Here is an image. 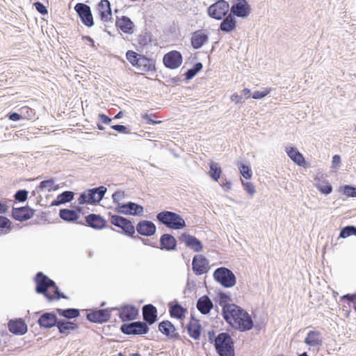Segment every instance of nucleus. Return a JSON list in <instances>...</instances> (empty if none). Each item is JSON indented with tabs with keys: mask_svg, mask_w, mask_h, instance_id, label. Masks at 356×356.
<instances>
[{
	"mask_svg": "<svg viewBox=\"0 0 356 356\" xmlns=\"http://www.w3.org/2000/svg\"><path fill=\"white\" fill-rule=\"evenodd\" d=\"M225 321L234 329L241 332L252 330L254 321L250 314L240 306L232 303L224 310Z\"/></svg>",
	"mask_w": 356,
	"mask_h": 356,
	"instance_id": "1",
	"label": "nucleus"
},
{
	"mask_svg": "<svg viewBox=\"0 0 356 356\" xmlns=\"http://www.w3.org/2000/svg\"><path fill=\"white\" fill-rule=\"evenodd\" d=\"M126 58L133 67L139 70L138 74H153L156 72V60L153 58L147 57L133 50H128L126 52Z\"/></svg>",
	"mask_w": 356,
	"mask_h": 356,
	"instance_id": "2",
	"label": "nucleus"
},
{
	"mask_svg": "<svg viewBox=\"0 0 356 356\" xmlns=\"http://www.w3.org/2000/svg\"><path fill=\"white\" fill-rule=\"evenodd\" d=\"M156 218L160 224L171 229H181L186 226L184 218L173 211L163 210L158 213Z\"/></svg>",
	"mask_w": 356,
	"mask_h": 356,
	"instance_id": "3",
	"label": "nucleus"
},
{
	"mask_svg": "<svg viewBox=\"0 0 356 356\" xmlns=\"http://www.w3.org/2000/svg\"><path fill=\"white\" fill-rule=\"evenodd\" d=\"M218 356H235L234 341L227 332H220L213 345Z\"/></svg>",
	"mask_w": 356,
	"mask_h": 356,
	"instance_id": "4",
	"label": "nucleus"
},
{
	"mask_svg": "<svg viewBox=\"0 0 356 356\" xmlns=\"http://www.w3.org/2000/svg\"><path fill=\"white\" fill-rule=\"evenodd\" d=\"M109 216L111 218V223L113 225L122 229V232L117 231L118 232L122 233L132 238H136L135 236V227L134 226V224L130 219H128L122 216L112 214L111 213H109Z\"/></svg>",
	"mask_w": 356,
	"mask_h": 356,
	"instance_id": "5",
	"label": "nucleus"
},
{
	"mask_svg": "<svg viewBox=\"0 0 356 356\" xmlns=\"http://www.w3.org/2000/svg\"><path fill=\"white\" fill-rule=\"evenodd\" d=\"M214 280L225 288H231L235 286L236 277L234 273L228 268H217L213 274Z\"/></svg>",
	"mask_w": 356,
	"mask_h": 356,
	"instance_id": "6",
	"label": "nucleus"
},
{
	"mask_svg": "<svg viewBox=\"0 0 356 356\" xmlns=\"http://www.w3.org/2000/svg\"><path fill=\"white\" fill-rule=\"evenodd\" d=\"M120 331L127 335H143L147 334L149 327L141 321L124 323L121 325Z\"/></svg>",
	"mask_w": 356,
	"mask_h": 356,
	"instance_id": "7",
	"label": "nucleus"
},
{
	"mask_svg": "<svg viewBox=\"0 0 356 356\" xmlns=\"http://www.w3.org/2000/svg\"><path fill=\"white\" fill-rule=\"evenodd\" d=\"M229 4L225 0H218L207 8L208 15L216 20L222 19L228 13Z\"/></svg>",
	"mask_w": 356,
	"mask_h": 356,
	"instance_id": "8",
	"label": "nucleus"
},
{
	"mask_svg": "<svg viewBox=\"0 0 356 356\" xmlns=\"http://www.w3.org/2000/svg\"><path fill=\"white\" fill-rule=\"evenodd\" d=\"M78 223L97 230L109 228L116 231L112 226L108 225L107 220L100 214L90 213L85 217V222H78Z\"/></svg>",
	"mask_w": 356,
	"mask_h": 356,
	"instance_id": "9",
	"label": "nucleus"
},
{
	"mask_svg": "<svg viewBox=\"0 0 356 356\" xmlns=\"http://www.w3.org/2000/svg\"><path fill=\"white\" fill-rule=\"evenodd\" d=\"M74 9L83 25L88 28H90L94 25V19L90 6L86 3L79 2L75 5Z\"/></svg>",
	"mask_w": 356,
	"mask_h": 356,
	"instance_id": "10",
	"label": "nucleus"
},
{
	"mask_svg": "<svg viewBox=\"0 0 356 356\" xmlns=\"http://www.w3.org/2000/svg\"><path fill=\"white\" fill-rule=\"evenodd\" d=\"M115 210L118 213L127 216H140L143 214L144 207L139 204L129 201L125 203H118Z\"/></svg>",
	"mask_w": 356,
	"mask_h": 356,
	"instance_id": "11",
	"label": "nucleus"
},
{
	"mask_svg": "<svg viewBox=\"0 0 356 356\" xmlns=\"http://www.w3.org/2000/svg\"><path fill=\"white\" fill-rule=\"evenodd\" d=\"M49 277L42 272H38L34 277L35 291L38 294L43 295L49 302H52V294L48 291Z\"/></svg>",
	"mask_w": 356,
	"mask_h": 356,
	"instance_id": "12",
	"label": "nucleus"
},
{
	"mask_svg": "<svg viewBox=\"0 0 356 356\" xmlns=\"http://www.w3.org/2000/svg\"><path fill=\"white\" fill-rule=\"evenodd\" d=\"M40 317L37 320V323L40 328L51 329L56 327L58 318L57 317L56 312H37L35 314H40Z\"/></svg>",
	"mask_w": 356,
	"mask_h": 356,
	"instance_id": "13",
	"label": "nucleus"
},
{
	"mask_svg": "<svg viewBox=\"0 0 356 356\" xmlns=\"http://www.w3.org/2000/svg\"><path fill=\"white\" fill-rule=\"evenodd\" d=\"M183 62V56L180 51L172 50L166 53L163 57L164 66L170 70H175L179 67Z\"/></svg>",
	"mask_w": 356,
	"mask_h": 356,
	"instance_id": "14",
	"label": "nucleus"
},
{
	"mask_svg": "<svg viewBox=\"0 0 356 356\" xmlns=\"http://www.w3.org/2000/svg\"><path fill=\"white\" fill-rule=\"evenodd\" d=\"M159 331L170 340H181V337L176 332V327L173 323L168 321L164 320L158 324Z\"/></svg>",
	"mask_w": 356,
	"mask_h": 356,
	"instance_id": "15",
	"label": "nucleus"
},
{
	"mask_svg": "<svg viewBox=\"0 0 356 356\" xmlns=\"http://www.w3.org/2000/svg\"><path fill=\"white\" fill-rule=\"evenodd\" d=\"M111 316L108 309L96 308L86 314V319L90 323L102 324L108 322Z\"/></svg>",
	"mask_w": 356,
	"mask_h": 356,
	"instance_id": "16",
	"label": "nucleus"
},
{
	"mask_svg": "<svg viewBox=\"0 0 356 356\" xmlns=\"http://www.w3.org/2000/svg\"><path fill=\"white\" fill-rule=\"evenodd\" d=\"M192 270L195 275H202L209 270L208 259L202 254H196L192 260Z\"/></svg>",
	"mask_w": 356,
	"mask_h": 356,
	"instance_id": "17",
	"label": "nucleus"
},
{
	"mask_svg": "<svg viewBox=\"0 0 356 356\" xmlns=\"http://www.w3.org/2000/svg\"><path fill=\"white\" fill-rule=\"evenodd\" d=\"M35 214V210L28 205L13 207L11 217L17 221L24 222L31 219Z\"/></svg>",
	"mask_w": 356,
	"mask_h": 356,
	"instance_id": "18",
	"label": "nucleus"
},
{
	"mask_svg": "<svg viewBox=\"0 0 356 356\" xmlns=\"http://www.w3.org/2000/svg\"><path fill=\"white\" fill-rule=\"evenodd\" d=\"M8 328L10 333L17 336H22L28 332V325L22 318L9 320Z\"/></svg>",
	"mask_w": 356,
	"mask_h": 356,
	"instance_id": "19",
	"label": "nucleus"
},
{
	"mask_svg": "<svg viewBox=\"0 0 356 356\" xmlns=\"http://www.w3.org/2000/svg\"><path fill=\"white\" fill-rule=\"evenodd\" d=\"M179 241L184 243L185 245L195 252H200L203 250V244L195 236L187 232L182 233L179 237Z\"/></svg>",
	"mask_w": 356,
	"mask_h": 356,
	"instance_id": "20",
	"label": "nucleus"
},
{
	"mask_svg": "<svg viewBox=\"0 0 356 356\" xmlns=\"http://www.w3.org/2000/svg\"><path fill=\"white\" fill-rule=\"evenodd\" d=\"M143 323L149 327L158 321V311L152 304L145 305L142 307Z\"/></svg>",
	"mask_w": 356,
	"mask_h": 356,
	"instance_id": "21",
	"label": "nucleus"
},
{
	"mask_svg": "<svg viewBox=\"0 0 356 356\" xmlns=\"http://www.w3.org/2000/svg\"><path fill=\"white\" fill-rule=\"evenodd\" d=\"M139 310L134 305H124L120 307L118 316L123 322H129L135 320L138 316Z\"/></svg>",
	"mask_w": 356,
	"mask_h": 356,
	"instance_id": "22",
	"label": "nucleus"
},
{
	"mask_svg": "<svg viewBox=\"0 0 356 356\" xmlns=\"http://www.w3.org/2000/svg\"><path fill=\"white\" fill-rule=\"evenodd\" d=\"M135 229L138 234L145 237H150L155 234L156 227L151 220H141L137 223Z\"/></svg>",
	"mask_w": 356,
	"mask_h": 356,
	"instance_id": "23",
	"label": "nucleus"
},
{
	"mask_svg": "<svg viewBox=\"0 0 356 356\" xmlns=\"http://www.w3.org/2000/svg\"><path fill=\"white\" fill-rule=\"evenodd\" d=\"M177 248V241L172 234L165 233L160 236L158 248L161 250L171 252L176 250Z\"/></svg>",
	"mask_w": 356,
	"mask_h": 356,
	"instance_id": "24",
	"label": "nucleus"
},
{
	"mask_svg": "<svg viewBox=\"0 0 356 356\" xmlns=\"http://www.w3.org/2000/svg\"><path fill=\"white\" fill-rule=\"evenodd\" d=\"M97 10L100 19L104 22H112V10L108 0H101L97 3Z\"/></svg>",
	"mask_w": 356,
	"mask_h": 356,
	"instance_id": "25",
	"label": "nucleus"
},
{
	"mask_svg": "<svg viewBox=\"0 0 356 356\" xmlns=\"http://www.w3.org/2000/svg\"><path fill=\"white\" fill-rule=\"evenodd\" d=\"M251 12L250 4L247 3H236L233 4L230 9V15L234 17H237L242 19L247 18Z\"/></svg>",
	"mask_w": 356,
	"mask_h": 356,
	"instance_id": "26",
	"label": "nucleus"
},
{
	"mask_svg": "<svg viewBox=\"0 0 356 356\" xmlns=\"http://www.w3.org/2000/svg\"><path fill=\"white\" fill-rule=\"evenodd\" d=\"M315 187L321 194L328 195L332 192V186L324 178L323 174L318 173L315 177Z\"/></svg>",
	"mask_w": 356,
	"mask_h": 356,
	"instance_id": "27",
	"label": "nucleus"
},
{
	"mask_svg": "<svg viewBox=\"0 0 356 356\" xmlns=\"http://www.w3.org/2000/svg\"><path fill=\"white\" fill-rule=\"evenodd\" d=\"M56 327L60 334L67 336L71 331L79 329V324L75 321H67L64 318H58Z\"/></svg>",
	"mask_w": 356,
	"mask_h": 356,
	"instance_id": "28",
	"label": "nucleus"
},
{
	"mask_svg": "<svg viewBox=\"0 0 356 356\" xmlns=\"http://www.w3.org/2000/svg\"><path fill=\"white\" fill-rule=\"evenodd\" d=\"M168 310L170 317L181 320L185 317L187 309L184 307L177 300L168 303Z\"/></svg>",
	"mask_w": 356,
	"mask_h": 356,
	"instance_id": "29",
	"label": "nucleus"
},
{
	"mask_svg": "<svg viewBox=\"0 0 356 356\" xmlns=\"http://www.w3.org/2000/svg\"><path fill=\"white\" fill-rule=\"evenodd\" d=\"M86 191L90 198V204H97L104 198L107 188L104 186H100Z\"/></svg>",
	"mask_w": 356,
	"mask_h": 356,
	"instance_id": "30",
	"label": "nucleus"
},
{
	"mask_svg": "<svg viewBox=\"0 0 356 356\" xmlns=\"http://www.w3.org/2000/svg\"><path fill=\"white\" fill-rule=\"evenodd\" d=\"M209 40L208 35L204 30L200 29L195 31L191 39V46L194 49H200Z\"/></svg>",
	"mask_w": 356,
	"mask_h": 356,
	"instance_id": "31",
	"label": "nucleus"
},
{
	"mask_svg": "<svg viewBox=\"0 0 356 356\" xmlns=\"http://www.w3.org/2000/svg\"><path fill=\"white\" fill-rule=\"evenodd\" d=\"M115 26L124 33L131 34L134 33L135 26L129 17L124 15L120 18H117Z\"/></svg>",
	"mask_w": 356,
	"mask_h": 356,
	"instance_id": "32",
	"label": "nucleus"
},
{
	"mask_svg": "<svg viewBox=\"0 0 356 356\" xmlns=\"http://www.w3.org/2000/svg\"><path fill=\"white\" fill-rule=\"evenodd\" d=\"M213 302L207 295H204L200 297L196 302L197 310L204 315L209 314L213 309Z\"/></svg>",
	"mask_w": 356,
	"mask_h": 356,
	"instance_id": "33",
	"label": "nucleus"
},
{
	"mask_svg": "<svg viewBox=\"0 0 356 356\" xmlns=\"http://www.w3.org/2000/svg\"><path fill=\"white\" fill-rule=\"evenodd\" d=\"M285 152L287 156L298 165L305 166L306 161L302 154L296 147H286Z\"/></svg>",
	"mask_w": 356,
	"mask_h": 356,
	"instance_id": "34",
	"label": "nucleus"
},
{
	"mask_svg": "<svg viewBox=\"0 0 356 356\" xmlns=\"http://www.w3.org/2000/svg\"><path fill=\"white\" fill-rule=\"evenodd\" d=\"M184 329L187 330L190 337L195 340H197L201 336L202 327L200 321L195 320V322L189 321Z\"/></svg>",
	"mask_w": 356,
	"mask_h": 356,
	"instance_id": "35",
	"label": "nucleus"
},
{
	"mask_svg": "<svg viewBox=\"0 0 356 356\" xmlns=\"http://www.w3.org/2000/svg\"><path fill=\"white\" fill-rule=\"evenodd\" d=\"M74 193L71 191H65L58 194L55 200H54L50 206H59L68 202H71L74 200Z\"/></svg>",
	"mask_w": 356,
	"mask_h": 356,
	"instance_id": "36",
	"label": "nucleus"
},
{
	"mask_svg": "<svg viewBox=\"0 0 356 356\" xmlns=\"http://www.w3.org/2000/svg\"><path fill=\"white\" fill-rule=\"evenodd\" d=\"M236 28V20L232 15H229L225 19H223L219 26V30L225 33H229L234 31Z\"/></svg>",
	"mask_w": 356,
	"mask_h": 356,
	"instance_id": "37",
	"label": "nucleus"
},
{
	"mask_svg": "<svg viewBox=\"0 0 356 356\" xmlns=\"http://www.w3.org/2000/svg\"><path fill=\"white\" fill-rule=\"evenodd\" d=\"M304 342L309 346H319L322 345L323 341L321 339V332L316 330H310Z\"/></svg>",
	"mask_w": 356,
	"mask_h": 356,
	"instance_id": "38",
	"label": "nucleus"
},
{
	"mask_svg": "<svg viewBox=\"0 0 356 356\" xmlns=\"http://www.w3.org/2000/svg\"><path fill=\"white\" fill-rule=\"evenodd\" d=\"M56 312L65 320L76 318L80 316V310L76 308L60 309L57 308Z\"/></svg>",
	"mask_w": 356,
	"mask_h": 356,
	"instance_id": "39",
	"label": "nucleus"
},
{
	"mask_svg": "<svg viewBox=\"0 0 356 356\" xmlns=\"http://www.w3.org/2000/svg\"><path fill=\"white\" fill-rule=\"evenodd\" d=\"M59 217L67 222H75L78 220L77 213L73 209H61L59 211Z\"/></svg>",
	"mask_w": 356,
	"mask_h": 356,
	"instance_id": "40",
	"label": "nucleus"
},
{
	"mask_svg": "<svg viewBox=\"0 0 356 356\" xmlns=\"http://www.w3.org/2000/svg\"><path fill=\"white\" fill-rule=\"evenodd\" d=\"M48 289L51 288L52 290L50 292L52 294V302L54 300H58L61 298L67 299L68 297L65 295L63 292H61L57 286L56 283L51 279L49 277L48 280Z\"/></svg>",
	"mask_w": 356,
	"mask_h": 356,
	"instance_id": "41",
	"label": "nucleus"
},
{
	"mask_svg": "<svg viewBox=\"0 0 356 356\" xmlns=\"http://www.w3.org/2000/svg\"><path fill=\"white\" fill-rule=\"evenodd\" d=\"M209 171L208 172L210 178L214 181H218L222 175V168L219 164L215 161H211L209 163Z\"/></svg>",
	"mask_w": 356,
	"mask_h": 356,
	"instance_id": "42",
	"label": "nucleus"
},
{
	"mask_svg": "<svg viewBox=\"0 0 356 356\" xmlns=\"http://www.w3.org/2000/svg\"><path fill=\"white\" fill-rule=\"evenodd\" d=\"M203 68V64L201 62H197L193 66L188 69L183 74L184 76V81L188 83L190 80L193 79Z\"/></svg>",
	"mask_w": 356,
	"mask_h": 356,
	"instance_id": "43",
	"label": "nucleus"
},
{
	"mask_svg": "<svg viewBox=\"0 0 356 356\" xmlns=\"http://www.w3.org/2000/svg\"><path fill=\"white\" fill-rule=\"evenodd\" d=\"M153 41V35L150 31L145 29L138 35V44L142 49Z\"/></svg>",
	"mask_w": 356,
	"mask_h": 356,
	"instance_id": "44",
	"label": "nucleus"
},
{
	"mask_svg": "<svg viewBox=\"0 0 356 356\" xmlns=\"http://www.w3.org/2000/svg\"><path fill=\"white\" fill-rule=\"evenodd\" d=\"M217 298L218 304L222 307V314L223 316L224 310L227 309V307L232 305V304L229 303V302L232 300L231 296L228 293L220 291L218 293Z\"/></svg>",
	"mask_w": 356,
	"mask_h": 356,
	"instance_id": "45",
	"label": "nucleus"
},
{
	"mask_svg": "<svg viewBox=\"0 0 356 356\" xmlns=\"http://www.w3.org/2000/svg\"><path fill=\"white\" fill-rule=\"evenodd\" d=\"M13 229V223L6 216L0 215V234H6Z\"/></svg>",
	"mask_w": 356,
	"mask_h": 356,
	"instance_id": "46",
	"label": "nucleus"
},
{
	"mask_svg": "<svg viewBox=\"0 0 356 356\" xmlns=\"http://www.w3.org/2000/svg\"><path fill=\"white\" fill-rule=\"evenodd\" d=\"M339 192L347 197H356V186L346 184L339 188Z\"/></svg>",
	"mask_w": 356,
	"mask_h": 356,
	"instance_id": "47",
	"label": "nucleus"
},
{
	"mask_svg": "<svg viewBox=\"0 0 356 356\" xmlns=\"http://www.w3.org/2000/svg\"><path fill=\"white\" fill-rule=\"evenodd\" d=\"M237 166L243 178L245 179H250L252 178V171L250 165L241 161L237 163Z\"/></svg>",
	"mask_w": 356,
	"mask_h": 356,
	"instance_id": "48",
	"label": "nucleus"
},
{
	"mask_svg": "<svg viewBox=\"0 0 356 356\" xmlns=\"http://www.w3.org/2000/svg\"><path fill=\"white\" fill-rule=\"evenodd\" d=\"M350 236H356V226L346 225L340 230L339 238H346Z\"/></svg>",
	"mask_w": 356,
	"mask_h": 356,
	"instance_id": "49",
	"label": "nucleus"
},
{
	"mask_svg": "<svg viewBox=\"0 0 356 356\" xmlns=\"http://www.w3.org/2000/svg\"><path fill=\"white\" fill-rule=\"evenodd\" d=\"M54 183H55V180L54 178H50L47 180H43L40 183L38 188L42 191L48 188L47 190L49 192H50L51 191H54L58 188V186H54Z\"/></svg>",
	"mask_w": 356,
	"mask_h": 356,
	"instance_id": "50",
	"label": "nucleus"
},
{
	"mask_svg": "<svg viewBox=\"0 0 356 356\" xmlns=\"http://www.w3.org/2000/svg\"><path fill=\"white\" fill-rule=\"evenodd\" d=\"M341 302H347L350 307L356 312V293H347L341 297Z\"/></svg>",
	"mask_w": 356,
	"mask_h": 356,
	"instance_id": "51",
	"label": "nucleus"
},
{
	"mask_svg": "<svg viewBox=\"0 0 356 356\" xmlns=\"http://www.w3.org/2000/svg\"><path fill=\"white\" fill-rule=\"evenodd\" d=\"M29 191L26 189H19L14 194V199L18 202H24L28 198Z\"/></svg>",
	"mask_w": 356,
	"mask_h": 356,
	"instance_id": "52",
	"label": "nucleus"
},
{
	"mask_svg": "<svg viewBox=\"0 0 356 356\" xmlns=\"http://www.w3.org/2000/svg\"><path fill=\"white\" fill-rule=\"evenodd\" d=\"M20 111L22 119L32 120L35 118V113L34 110L28 106L22 107Z\"/></svg>",
	"mask_w": 356,
	"mask_h": 356,
	"instance_id": "53",
	"label": "nucleus"
},
{
	"mask_svg": "<svg viewBox=\"0 0 356 356\" xmlns=\"http://www.w3.org/2000/svg\"><path fill=\"white\" fill-rule=\"evenodd\" d=\"M156 116V115L154 113H151V114L145 113L141 115V118L143 120H145L147 124L154 125V124H161L162 122V121L154 120L152 118V117L155 118Z\"/></svg>",
	"mask_w": 356,
	"mask_h": 356,
	"instance_id": "54",
	"label": "nucleus"
},
{
	"mask_svg": "<svg viewBox=\"0 0 356 356\" xmlns=\"http://www.w3.org/2000/svg\"><path fill=\"white\" fill-rule=\"evenodd\" d=\"M241 184L244 190L251 196H252L255 193V186L252 182L244 181L243 179H241Z\"/></svg>",
	"mask_w": 356,
	"mask_h": 356,
	"instance_id": "55",
	"label": "nucleus"
},
{
	"mask_svg": "<svg viewBox=\"0 0 356 356\" xmlns=\"http://www.w3.org/2000/svg\"><path fill=\"white\" fill-rule=\"evenodd\" d=\"M270 91L271 88H266L262 91L257 90L252 93V97L254 99H261L270 94Z\"/></svg>",
	"mask_w": 356,
	"mask_h": 356,
	"instance_id": "56",
	"label": "nucleus"
},
{
	"mask_svg": "<svg viewBox=\"0 0 356 356\" xmlns=\"http://www.w3.org/2000/svg\"><path fill=\"white\" fill-rule=\"evenodd\" d=\"M111 129L118 131L120 134H131L130 132V129L129 127L122 125V124H114L110 127Z\"/></svg>",
	"mask_w": 356,
	"mask_h": 356,
	"instance_id": "57",
	"label": "nucleus"
},
{
	"mask_svg": "<svg viewBox=\"0 0 356 356\" xmlns=\"http://www.w3.org/2000/svg\"><path fill=\"white\" fill-rule=\"evenodd\" d=\"M78 202L80 205L83 204H90V198L88 195L87 194V191H84L81 193L79 197L78 198Z\"/></svg>",
	"mask_w": 356,
	"mask_h": 356,
	"instance_id": "58",
	"label": "nucleus"
},
{
	"mask_svg": "<svg viewBox=\"0 0 356 356\" xmlns=\"http://www.w3.org/2000/svg\"><path fill=\"white\" fill-rule=\"evenodd\" d=\"M33 6L35 10L42 15H45L48 14V10L47 7L40 1H35L33 3Z\"/></svg>",
	"mask_w": 356,
	"mask_h": 356,
	"instance_id": "59",
	"label": "nucleus"
},
{
	"mask_svg": "<svg viewBox=\"0 0 356 356\" xmlns=\"http://www.w3.org/2000/svg\"><path fill=\"white\" fill-rule=\"evenodd\" d=\"M124 192L122 191H117L112 195V200L113 202L117 205H118V203H120V201L122 200L124 197Z\"/></svg>",
	"mask_w": 356,
	"mask_h": 356,
	"instance_id": "60",
	"label": "nucleus"
},
{
	"mask_svg": "<svg viewBox=\"0 0 356 356\" xmlns=\"http://www.w3.org/2000/svg\"><path fill=\"white\" fill-rule=\"evenodd\" d=\"M6 117L8 118V120L14 122H17L22 119V115L21 112L17 113V112H10L8 113L6 115Z\"/></svg>",
	"mask_w": 356,
	"mask_h": 356,
	"instance_id": "61",
	"label": "nucleus"
},
{
	"mask_svg": "<svg viewBox=\"0 0 356 356\" xmlns=\"http://www.w3.org/2000/svg\"><path fill=\"white\" fill-rule=\"evenodd\" d=\"M112 120V118L104 113H99L98 115V120L102 124H108L111 122Z\"/></svg>",
	"mask_w": 356,
	"mask_h": 356,
	"instance_id": "62",
	"label": "nucleus"
},
{
	"mask_svg": "<svg viewBox=\"0 0 356 356\" xmlns=\"http://www.w3.org/2000/svg\"><path fill=\"white\" fill-rule=\"evenodd\" d=\"M230 99L235 104H243L245 102L243 96L236 92L232 95Z\"/></svg>",
	"mask_w": 356,
	"mask_h": 356,
	"instance_id": "63",
	"label": "nucleus"
},
{
	"mask_svg": "<svg viewBox=\"0 0 356 356\" xmlns=\"http://www.w3.org/2000/svg\"><path fill=\"white\" fill-rule=\"evenodd\" d=\"M135 239L140 240L144 245H149L153 248H158V245L156 242H152L150 240L140 236H136Z\"/></svg>",
	"mask_w": 356,
	"mask_h": 356,
	"instance_id": "64",
	"label": "nucleus"
}]
</instances>
